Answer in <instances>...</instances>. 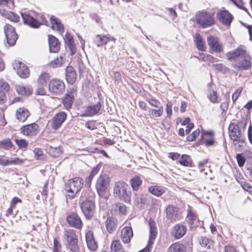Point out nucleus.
Instances as JSON below:
<instances>
[{
	"label": "nucleus",
	"mask_w": 252,
	"mask_h": 252,
	"mask_svg": "<svg viewBox=\"0 0 252 252\" xmlns=\"http://www.w3.org/2000/svg\"><path fill=\"white\" fill-rule=\"evenodd\" d=\"M114 194L121 200L126 203L131 201V189L129 186L124 182L119 181L114 187Z\"/></svg>",
	"instance_id": "obj_1"
},
{
	"label": "nucleus",
	"mask_w": 252,
	"mask_h": 252,
	"mask_svg": "<svg viewBox=\"0 0 252 252\" xmlns=\"http://www.w3.org/2000/svg\"><path fill=\"white\" fill-rule=\"evenodd\" d=\"M196 23L203 29L215 24L214 14L205 10L198 11L195 15Z\"/></svg>",
	"instance_id": "obj_2"
},
{
	"label": "nucleus",
	"mask_w": 252,
	"mask_h": 252,
	"mask_svg": "<svg viewBox=\"0 0 252 252\" xmlns=\"http://www.w3.org/2000/svg\"><path fill=\"white\" fill-rule=\"evenodd\" d=\"M83 185V180L81 178H74L69 180L65 184L64 189L70 194L67 195L70 199L73 198L77 193Z\"/></svg>",
	"instance_id": "obj_3"
},
{
	"label": "nucleus",
	"mask_w": 252,
	"mask_h": 252,
	"mask_svg": "<svg viewBox=\"0 0 252 252\" xmlns=\"http://www.w3.org/2000/svg\"><path fill=\"white\" fill-rule=\"evenodd\" d=\"M110 180L106 174L100 175L97 178L95 188L99 196H104L106 192L108 191Z\"/></svg>",
	"instance_id": "obj_4"
},
{
	"label": "nucleus",
	"mask_w": 252,
	"mask_h": 252,
	"mask_svg": "<svg viewBox=\"0 0 252 252\" xmlns=\"http://www.w3.org/2000/svg\"><path fill=\"white\" fill-rule=\"evenodd\" d=\"M229 136L233 141L234 144H239L242 146L245 142L244 139L242 136L239 126L235 123H230L228 127Z\"/></svg>",
	"instance_id": "obj_5"
},
{
	"label": "nucleus",
	"mask_w": 252,
	"mask_h": 252,
	"mask_svg": "<svg viewBox=\"0 0 252 252\" xmlns=\"http://www.w3.org/2000/svg\"><path fill=\"white\" fill-rule=\"evenodd\" d=\"M166 217L171 222L179 221L183 218L180 209L173 205H168L165 209Z\"/></svg>",
	"instance_id": "obj_6"
},
{
	"label": "nucleus",
	"mask_w": 252,
	"mask_h": 252,
	"mask_svg": "<svg viewBox=\"0 0 252 252\" xmlns=\"http://www.w3.org/2000/svg\"><path fill=\"white\" fill-rule=\"evenodd\" d=\"M242 60L239 62L236 61L233 63L232 67L236 71L248 70L251 67V56L247 53L241 58Z\"/></svg>",
	"instance_id": "obj_7"
},
{
	"label": "nucleus",
	"mask_w": 252,
	"mask_h": 252,
	"mask_svg": "<svg viewBox=\"0 0 252 252\" xmlns=\"http://www.w3.org/2000/svg\"><path fill=\"white\" fill-rule=\"evenodd\" d=\"M4 31L7 44L10 46H13L18 38L15 28L9 24H6L4 27Z\"/></svg>",
	"instance_id": "obj_8"
},
{
	"label": "nucleus",
	"mask_w": 252,
	"mask_h": 252,
	"mask_svg": "<svg viewBox=\"0 0 252 252\" xmlns=\"http://www.w3.org/2000/svg\"><path fill=\"white\" fill-rule=\"evenodd\" d=\"M64 84L63 82L59 79H52L49 84V90L50 93L54 94H60L64 90Z\"/></svg>",
	"instance_id": "obj_9"
},
{
	"label": "nucleus",
	"mask_w": 252,
	"mask_h": 252,
	"mask_svg": "<svg viewBox=\"0 0 252 252\" xmlns=\"http://www.w3.org/2000/svg\"><path fill=\"white\" fill-rule=\"evenodd\" d=\"M207 41L210 48V53H220L223 51V45L219 38L212 36H209L207 38Z\"/></svg>",
	"instance_id": "obj_10"
},
{
	"label": "nucleus",
	"mask_w": 252,
	"mask_h": 252,
	"mask_svg": "<svg viewBox=\"0 0 252 252\" xmlns=\"http://www.w3.org/2000/svg\"><path fill=\"white\" fill-rule=\"evenodd\" d=\"M77 95V89L72 88L67 92L63 98V104L64 108L68 110L71 108L75 97Z\"/></svg>",
	"instance_id": "obj_11"
},
{
	"label": "nucleus",
	"mask_w": 252,
	"mask_h": 252,
	"mask_svg": "<svg viewBox=\"0 0 252 252\" xmlns=\"http://www.w3.org/2000/svg\"><path fill=\"white\" fill-rule=\"evenodd\" d=\"M116 39L109 34H98L95 36V42L97 47H100L109 43L111 48H113L116 42Z\"/></svg>",
	"instance_id": "obj_12"
},
{
	"label": "nucleus",
	"mask_w": 252,
	"mask_h": 252,
	"mask_svg": "<svg viewBox=\"0 0 252 252\" xmlns=\"http://www.w3.org/2000/svg\"><path fill=\"white\" fill-rule=\"evenodd\" d=\"M94 203L90 200L83 201L81 205L82 212L88 219L91 218L94 215Z\"/></svg>",
	"instance_id": "obj_13"
},
{
	"label": "nucleus",
	"mask_w": 252,
	"mask_h": 252,
	"mask_svg": "<svg viewBox=\"0 0 252 252\" xmlns=\"http://www.w3.org/2000/svg\"><path fill=\"white\" fill-rule=\"evenodd\" d=\"M13 67L20 77L26 78L29 76L30 71L28 66L21 62L15 61L13 63Z\"/></svg>",
	"instance_id": "obj_14"
},
{
	"label": "nucleus",
	"mask_w": 252,
	"mask_h": 252,
	"mask_svg": "<svg viewBox=\"0 0 252 252\" xmlns=\"http://www.w3.org/2000/svg\"><path fill=\"white\" fill-rule=\"evenodd\" d=\"M38 128V125L35 123H32L22 126L20 128V131L24 135L32 137L37 134Z\"/></svg>",
	"instance_id": "obj_15"
},
{
	"label": "nucleus",
	"mask_w": 252,
	"mask_h": 252,
	"mask_svg": "<svg viewBox=\"0 0 252 252\" xmlns=\"http://www.w3.org/2000/svg\"><path fill=\"white\" fill-rule=\"evenodd\" d=\"M66 221L70 226L76 229H81L83 226V223L80 217L76 213L72 212L67 215Z\"/></svg>",
	"instance_id": "obj_16"
},
{
	"label": "nucleus",
	"mask_w": 252,
	"mask_h": 252,
	"mask_svg": "<svg viewBox=\"0 0 252 252\" xmlns=\"http://www.w3.org/2000/svg\"><path fill=\"white\" fill-rule=\"evenodd\" d=\"M187 230L186 226L181 223L175 225L171 229V234L176 239L182 238Z\"/></svg>",
	"instance_id": "obj_17"
},
{
	"label": "nucleus",
	"mask_w": 252,
	"mask_h": 252,
	"mask_svg": "<svg viewBox=\"0 0 252 252\" xmlns=\"http://www.w3.org/2000/svg\"><path fill=\"white\" fill-rule=\"evenodd\" d=\"M66 118V114L63 112H61L57 114L52 119L50 122L51 127L56 130L58 129L64 122Z\"/></svg>",
	"instance_id": "obj_18"
},
{
	"label": "nucleus",
	"mask_w": 252,
	"mask_h": 252,
	"mask_svg": "<svg viewBox=\"0 0 252 252\" xmlns=\"http://www.w3.org/2000/svg\"><path fill=\"white\" fill-rule=\"evenodd\" d=\"M6 8L8 7L6 6V4L0 3V14L11 22H18L20 19L19 16L14 13L7 11Z\"/></svg>",
	"instance_id": "obj_19"
},
{
	"label": "nucleus",
	"mask_w": 252,
	"mask_h": 252,
	"mask_svg": "<svg viewBox=\"0 0 252 252\" xmlns=\"http://www.w3.org/2000/svg\"><path fill=\"white\" fill-rule=\"evenodd\" d=\"M246 53V47L243 45H240L234 50L227 52L226 56L229 61H231L239 57H242Z\"/></svg>",
	"instance_id": "obj_20"
},
{
	"label": "nucleus",
	"mask_w": 252,
	"mask_h": 252,
	"mask_svg": "<svg viewBox=\"0 0 252 252\" xmlns=\"http://www.w3.org/2000/svg\"><path fill=\"white\" fill-rule=\"evenodd\" d=\"M23 22L25 24L29 26L32 28H38L41 24L32 16L27 12H21V13Z\"/></svg>",
	"instance_id": "obj_21"
},
{
	"label": "nucleus",
	"mask_w": 252,
	"mask_h": 252,
	"mask_svg": "<svg viewBox=\"0 0 252 252\" xmlns=\"http://www.w3.org/2000/svg\"><path fill=\"white\" fill-rule=\"evenodd\" d=\"M218 18L223 24L228 26L232 20L231 14L226 10H222L218 13Z\"/></svg>",
	"instance_id": "obj_22"
},
{
	"label": "nucleus",
	"mask_w": 252,
	"mask_h": 252,
	"mask_svg": "<svg viewBox=\"0 0 252 252\" xmlns=\"http://www.w3.org/2000/svg\"><path fill=\"white\" fill-rule=\"evenodd\" d=\"M49 50L51 52L57 53L60 49V43L58 39L52 35H48Z\"/></svg>",
	"instance_id": "obj_23"
},
{
	"label": "nucleus",
	"mask_w": 252,
	"mask_h": 252,
	"mask_svg": "<svg viewBox=\"0 0 252 252\" xmlns=\"http://www.w3.org/2000/svg\"><path fill=\"white\" fill-rule=\"evenodd\" d=\"M106 230L108 233H113L117 229L118 222L117 219L109 217L105 222Z\"/></svg>",
	"instance_id": "obj_24"
},
{
	"label": "nucleus",
	"mask_w": 252,
	"mask_h": 252,
	"mask_svg": "<svg viewBox=\"0 0 252 252\" xmlns=\"http://www.w3.org/2000/svg\"><path fill=\"white\" fill-rule=\"evenodd\" d=\"M86 241L88 248L93 251H94L97 248V245L95 241L93 232L91 231H88L86 234Z\"/></svg>",
	"instance_id": "obj_25"
},
{
	"label": "nucleus",
	"mask_w": 252,
	"mask_h": 252,
	"mask_svg": "<svg viewBox=\"0 0 252 252\" xmlns=\"http://www.w3.org/2000/svg\"><path fill=\"white\" fill-rule=\"evenodd\" d=\"M133 236V232L130 227L126 226L121 231V239L125 243H128L130 241L131 238Z\"/></svg>",
	"instance_id": "obj_26"
},
{
	"label": "nucleus",
	"mask_w": 252,
	"mask_h": 252,
	"mask_svg": "<svg viewBox=\"0 0 252 252\" xmlns=\"http://www.w3.org/2000/svg\"><path fill=\"white\" fill-rule=\"evenodd\" d=\"M65 76L67 82L73 84L76 80V73L75 69L71 66H68L65 69Z\"/></svg>",
	"instance_id": "obj_27"
},
{
	"label": "nucleus",
	"mask_w": 252,
	"mask_h": 252,
	"mask_svg": "<svg viewBox=\"0 0 252 252\" xmlns=\"http://www.w3.org/2000/svg\"><path fill=\"white\" fill-rule=\"evenodd\" d=\"M50 22L52 29L54 30H56L61 34H62L63 32V26L61 23V21L57 18L52 16L50 18Z\"/></svg>",
	"instance_id": "obj_28"
},
{
	"label": "nucleus",
	"mask_w": 252,
	"mask_h": 252,
	"mask_svg": "<svg viewBox=\"0 0 252 252\" xmlns=\"http://www.w3.org/2000/svg\"><path fill=\"white\" fill-rule=\"evenodd\" d=\"M15 89L17 93L22 95H29L32 94V89L30 86H25L22 84L16 85Z\"/></svg>",
	"instance_id": "obj_29"
},
{
	"label": "nucleus",
	"mask_w": 252,
	"mask_h": 252,
	"mask_svg": "<svg viewBox=\"0 0 252 252\" xmlns=\"http://www.w3.org/2000/svg\"><path fill=\"white\" fill-rule=\"evenodd\" d=\"M30 113L25 107L19 108L16 112V118L22 122H24L29 117Z\"/></svg>",
	"instance_id": "obj_30"
},
{
	"label": "nucleus",
	"mask_w": 252,
	"mask_h": 252,
	"mask_svg": "<svg viewBox=\"0 0 252 252\" xmlns=\"http://www.w3.org/2000/svg\"><path fill=\"white\" fill-rule=\"evenodd\" d=\"M22 161L18 158H11L9 160L7 158L4 156H0V165L7 166L11 164L21 163Z\"/></svg>",
	"instance_id": "obj_31"
},
{
	"label": "nucleus",
	"mask_w": 252,
	"mask_h": 252,
	"mask_svg": "<svg viewBox=\"0 0 252 252\" xmlns=\"http://www.w3.org/2000/svg\"><path fill=\"white\" fill-rule=\"evenodd\" d=\"M101 104L99 102L94 105L88 106L85 111V115L87 116H92L97 114L100 110Z\"/></svg>",
	"instance_id": "obj_32"
},
{
	"label": "nucleus",
	"mask_w": 252,
	"mask_h": 252,
	"mask_svg": "<svg viewBox=\"0 0 252 252\" xmlns=\"http://www.w3.org/2000/svg\"><path fill=\"white\" fill-rule=\"evenodd\" d=\"M186 247L184 244L178 242L172 244L168 249V252H186Z\"/></svg>",
	"instance_id": "obj_33"
},
{
	"label": "nucleus",
	"mask_w": 252,
	"mask_h": 252,
	"mask_svg": "<svg viewBox=\"0 0 252 252\" xmlns=\"http://www.w3.org/2000/svg\"><path fill=\"white\" fill-rule=\"evenodd\" d=\"M207 95L212 102H217L218 95L216 91L214 90V86L212 84H209L208 85Z\"/></svg>",
	"instance_id": "obj_34"
},
{
	"label": "nucleus",
	"mask_w": 252,
	"mask_h": 252,
	"mask_svg": "<svg viewBox=\"0 0 252 252\" xmlns=\"http://www.w3.org/2000/svg\"><path fill=\"white\" fill-rule=\"evenodd\" d=\"M148 190L152 194L159 196L165 192V188L159 186H152L149 187Z\"/></svg>",
	"instance_id": "obj_35"
},
{
	"label": "nucleus",
	"mask_w": 252,
	"mask_h": 252,
	"mask_svg": "<svg viewBox=\"0 0 252 252\" xmlns=\"http://www.w3.org/2000/svg\"><path fill=\"white\" fill-rule=\"evenodd\" d=\"M50 79V76L48 73L43 72L38 77L37 80V84L41 88L46 86L47 82Z\"/></svg>",
	"instance_id": "obj_36"
},
{
	"label": "nucleus",
	"mask_w": 252,
	"mask_h": 252,
	"mask_svg": "<svg viewBox=\"0 0 252 252\" xmlns=\"http://www.w3.org/2000/svg\"><path fill=\"white\" fill-rule=\"evenodd\" d=\"M194 41L197 49L200 51H205L206 49L205 43L203 41L202 37L199 33H196L194 36Z\"/></svg>",
	"instance_id": "obj_37"
},
{
	"label": "nucleus",
	"mask_w": 252,
	"mask_h": 252,
	"mask_svg": "<svg viewBox=\"0 0 252 252\" xmlns=\"http://www.w3.org/2000/svg\"><path fill=\"white\" fill-rule=\"evenodd\" d=\"M64 236L67 242L78 240L76 231L72 229H68L64 231Z\"/></svg>",
	"instance_id": "obj_38"
},
{
	"label": "nucleus",
	"mask_w": 252,
	"mask_h": 252,
	"mask_svg": "<svg viewBox=\"0 0 252 252\" xmlns=\"http://www.w3.org/2000/svg\"><path fill=\"white\" fill-rule=\"evenodd\" d=\"M47 150L49 154L52 157L57 158L60 156L62 153L61 147H54L51 146H47Z\"/></svg>",
	"instance_id": "obj_39"
},
{
	"label": "nucleus",
	"mask_w": 252,
	"mask_h": 252,
	"mask_svg": "<svg viewBox=\"0 0 252 252\" xmlns=\"http://www.w3.org/2000/svg\"><path fill=\"white\" fill-rule=\"evenodd\" d=\"M142 184V180L137 176H135L130 180V184L134 191H137Z\"/></svg>",
	"instance_id": "obj_40"
},
{
	"label": "nucleus",
	"mask_w": 252,
	"mask_h": 252,
	"mask_svg": "<svg viewBox=\"0 0 252 252\" xmlns=\"http://www.w3.org/2000/svg\"><path fill=\"white\" fill-rule=\"evenodd\" d=\"M100 167L98 165L94 167L90 173L89 176L86 178V184L88 187L91 186L93 179L94 178V176L98 173L100 170Z\"/></svg>",
	"instance_id": "obj_41"
},
{
	"label": "nucleus",
	"mask_w": 252,
	"mask_h": 252,
	"mask_svg": "<svg viewBox=\"0 0 252 252\" xmlns=\"http://www.w3.org/2000/svg\"><path fill=\"white\" fill-rule=\"evenodd\" d=\"M158 109H149V114L154 117H159L161 116L163 113V106H160L157 107Z\"/></svg>",
	"instance_id": "obj_42"
},
{
	"label": "nucleus",
	"mask_w": 252,
	"mask_h": 252,
	"mask_svg": "<svg viewBox=\"0 0 252 252\" xmlns=\"http://www.w3.org/2000/svg\"><path fill=\"white\" fill-rule=\"evenodd\" d=\"M179 163L185 166H191L192 160L190 157L187 155H183L179 161Z\"/></svg>",
	"instance_id": "obj_43"
},
{
	"label": "nucleus",
	"mask_w": 252,
	"mask_h": 252,
	"mask_svg": "<svg viewBox=\"0 0 252 252\" xmlns=\"http://www.w3.org/2000/svg\"><path fill=\"white\" fill-rule=\"evenodd\" d=\"M111 249L113 252H123L122 245L119 240H114L112 241Z\"/></svg>",
	"instance_id": "obj_44"
},
{
	"label": "nucleus",
	"mask_w": 252,
	"mask_h": 252,
	"mask_svg": "<svg viewBox=\"0 0 252 252\" xmlns=\"http://www.w3.org/2000/svg\"><path fill=\"white\" fill-rule=\"evenodd\" d=\"M15 142L19 149L23 150H26L29 144V142L25 139H16Z\"/></svg>",
	"instance_id": "obj_45"
},
{
	"label": "nucleus",
	"mask_w": 252,
	"mask_h": 252,
	"mask_svg": "<svg viewBox=\"0 0 252 252\" xmlns=\"http://www.w3.org/2000/svg\"><path fill=\"white\" fill-rule=\"evenodd\" d=\"M66 247L72 252H79V248L78 245V240L67 242Z\"/></svg>",
	"instance_id": "obj_46"
},
{
	"label": "nucleus",
	"mask_w": 252,
	"mask_h": 252,
	"mask_svg": "<svg viewBox=\"0 0 252 252\" xmlns=\"http://www.w3.org/2000/svg\"><path fill=\"white\" fill-rule=\"evenodd\" d=\"M64 62V59L63 56H60L51 62V65L53 67H58L61 66Z\"/></svg>",
	"instance_id": "obj_47"
},
{
	"label": "nucleus",
	"mask_w": 252,
	"mask_h": 252,
	"mask_svg": "<svg viewBox=\"0 0 252 252\" xmlns=\"http://www.w3.org/2000/svg\"><path fill=\"white\" fill-rule=\"evenodd\" d=\"M12 147V143L9 139L0 141V148L9 150Z\"/></svg>",
	"instance_id": "obj_48"
},
{
	"label": "nucleus",
	"mask_w": 252,
	"mask_h": 252,
	"mask_svg": "<svg viewBox=\"0 0 252 252\" xmlns=\"http://www.w3.org/2000/svg\"><path fill=\"white\" fill-rule=\"evenodd\" d=\"M199 243L202 247L207 249H210L212 245V241L207 237H202Z\"/></svg>",
	"instance_id": "obj_49"
},
{
	"label": "nucleus",
	"mask_w": 252,
	"mask_h": 252,
	"mask_svg": "<svg viewBox=\"0 0 252 252\" xmlns=\"http://www.w3.org/2000/svg\"><path fill=\"white\" fill-rule=\"evenodd\" d=\"M213 66L215 69L223 73H226L228 70V68L221 63L214 64Z\"/></svg>",
	"instance_id": "obj_50"
},
{
	"label": "nucleus",
	"mask_w": 252,
	"mask_h": 252,
	"mask_svg": "<svg viewBox=\"0 0 252 252\" xmlns=\"http://www.w3.org/2000/svg\"><path fill=\"white\" fill-rule=\"evenodd\" d=\"M187 218L189 220V223L190 225H193L194 221L197 219V217L195 214L189 210H188Z\"/></svg>",
	"instance_id": "obj_51"
},
{
	"label": "nucleus",
	"mask_w": 252,
	"mask_h": 252,
	"mask_svg": "<svg viewBox=\"0 0 252 252\" xmlns=\"http://www.w3.org/2000/svg\"><path fill=\"white\" fill-rule=\"evenodd\" d=\"M146 101L149 103V104L152 106L155 107H158L160 106H162L160 105V102L157 99H156L154 97L152 98H147L146 99Z\"/></svg>",
	"instance_id": "obj_52"
},
{
	"label": "nucleus",
	"mask_w": 252,
	"mask_h": 252,
	"mask_svg": "<svg viewBox=\"0 0 252 252\" xmlns=\"http://www.w3.org/2000/svg\"><path fill=\"white\" fill-rule=\"evenodd\" d=\"M62 246L57 239L54 238L53 241V249L52 252H62Z\"/></svg>",
	"instance_id": "obj_53"
},
{
	"label": "nucleus",
	"mask_w": 252,
	"mask_h": 252,
	"mask_svg": "<svg viewBox=\"0 0 252 252\" xmlns=\"http://www.w3.org/2000/svg\"><path fill=\"white\" fill-rule=\"evenodd\" d=\"M0 3L6 4L9 9H12L14 7V0H0Z\"/></svg>",
	"instance_id": "obj_54"
},
{
	"label": "nucleus",
	"mask_w": 252,
	"mask_h": 252,
	"mask_svg": "<svg viewBox=\"0 0 252 252\" xmlns=\"http://www.w3.org/2000/svg\"><path fill=\"white\" fill-rule=\"evenodd\" d=\"M33 153L36 159H40L42 158L43 154L42 151L40 148H35L33 150Z\"/></svg>",
	"instance_id": "obj_55"
},
{
	"label": "nucleus",
	"mask_w": 252,
	"mask_h": 252,
	"mask_svg": "<svg viewBox=\"0 0 252 252\" xmlns=\"http://www.w3.org/2000/svg\"><path fill=\"white\" fill-rule=\"evenodd\" d=\"M66 45L70 52V54L74 55L76 52V47L74 41L66 44Z\"/></svg>",
	"instance_id": "obj_56"
},
{
	"label": "nucleus",
	"mask_w": 252,
	"mask_h": 252,
	"mask_svg": "<svg viewBox=\"0 0 252 252\" xmlns=\"http://www.w3.org/2000/svg\"><path fill=\"white\" fill-rule=\"evenodd\" d=\"M203 59L205 61H208L212 63L218 62L219 61L218 59L208 54L204 55V56L203 57Z\"/></svg>",
	"instance_id": "obj_57"
},
{
	"label": "nucleus",
	"mask_w": 252,
	"mask_h": 252,
	"mask_svg": "<svg viewBox=\"0 0 252 252\" xmlns=\"http://www.w3.org/2000/svg\"><path fill=\"white\" fill-rule=\"evenodd\" d=\"M236 159L239 166L241 167L244 165L246 159L241 154H237L236 155Z\"/></svg>",
	"instance_id": "obj_58"
},
{
	"label": "nucleus",
	"mask_w": 252,
	"mask_h": 252,
	"mask_svg": "<svg viewBox=\"0 0 252 252\" xmlns=\"http://www.w3.org/2000/svg\"><path fill=\"white\" fill-rule=\"evenodd\" d=\"M238 8L247 12V9L243 6V3L241 0H230Z\"/></svg>",
	"instance_id": "obj_59"
},
{
	"label": "nucleus",
	"mask_w": 252,
	"mask_h": 252,
	"mask_svg": "<svg viewBox=\"0 0 252 252\" xmlns=\"http://www.w3.org/2000/svg\"><path fill=\"white\" fill-rule=\"evenodd\" d=\"M113 78H114L115 82L118 84L122 81V76L120 72L115 71L113 73Z\"/></svg>",
	"instance_id": "obj_60"
},
{
	"label": "nucleus",
	"mask_w": 252,
	"mask_h": 252,
	"mask_svg": "<svg viewBox=\"0 0 252 252\" xmlns=\"http://www.w3.org/2000/svg\"><path fill=\"white\" fill-rule=\"evenodd\" d=\"M172 103L171 102H168L166 104V111L167 113V116L170 117L172 115Z\"/></svg>",
	"instance_id": "obj_61"
},
{
	"label": "nucleus",
	"mask_w": 252,
	"mask_h": 252,
	"mask_svg": "<svg viewBox=\"0 0 252 252\" xmlns=\"http://www.w3.org/2000/svg\"><path fill=\"white\" fill-rule=\"evenodd\" d=\"M64 41L66 44L74 41L72 36L68 32L65 34Z\"/></svg>",
	"instance_id": "obj_62"
},
{
	"label": "nucleus",
	"mask_w": 252,
	"mask_h": 252,
	"mask_svg": "<svg viewBox=\"0 0 252 252\" xmlns=\"http://www.w3.org/2000/svg\"><path fill=\"white\" fill-rule=\"evenodd\" d=\"M241 92H242V89H238L233 94L232 96V98L233 102H235L237 100L239 96L241 94Z\"/></svg>",
	"instance_id": "obj_63"
},
{
	"label": "nucleus",
	"mask_w": 252,
	"mask_h": 252,
	"mask_svg": "<svg viewBox=\"0 0 252 252\" xmlns=\"http://www.w3.org/2000/svg\"><path fill=\"white\" fill-rule=\"evenodd\" d=\"M242 187L245 190L252 193V186L250 184L245 182L243 184Z\"/></svg>",
	"instance_id": "obj_64"
}]
</instances>
